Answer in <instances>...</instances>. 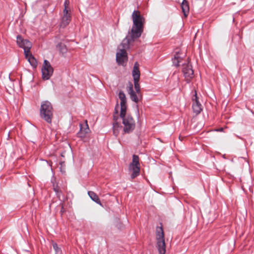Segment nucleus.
<instances>
[{
    "label": "nucleus",
    "instance_id": "obj_1",
    "mask_svg": "<svg viewBox=\"0 0 254 254\" xmlns=\"http://www.w3.org/2000/svg\"><path fill=\"white\" fill-rule=\"evenodd\" d=\"M133 25L130 31H129L127 37L134 41L140 37L143 31L144 19L138 10H134L132 13Z\"/></svg>",
    "mask_w": 254,
    "mask_h": 254
},
{
    "label": "nucleus",
    "instance_id": "obj_5",
    "mask_svg": "<svg viewBox=\"0 0 254 254\" xmlns=\"http://www.w3.org/2000/svg\"><path fill=\"white\" fill-rule=\"evenodd\" d=\"M124 125L123 131L124 133H129L134 129L135 123L133 118L129 115L121 118Z\"/></svg>",
    "mask_w": 254,
    "mask_h": 254
},
{
    "label": "nucleus",
    "instance_id": "obj_2",
    "mask_svg": "<svg viewBox=\"0 0 254 254\" xmlns=\"http://www.w3.org/2000/svg\"><path fill=\"white\" fill-rule=\"evenodd\" d=\"M134 41L126 37L118 47V52L116 54V61L120 65H123L127 60L126 50L129 48L130 45Z\"/></svg>",
    "mask_w": 254,
    "mask_h": 254
},
{
    "label": "nucleus",
    "instance_id": "obj_6",
    "mask_svg": "<svg viewBox=\"0 0 254 254\" xmlns=\"http://www.w3.org/2000/svg\"><path fill=\"white\" fill-rule=\"evenodd\" d=\"M129 170L131 172L130 177L133 179L139 176L140 173V164L139 157L136 155H133L132 162L129 165Z\"/></svg>",
    "mask_w": 254,
    "mask_h": 254
},
{
    "label": "nucleus",
    "instance_id": "obj_20",
    "mask_svg": "<svg viewBox=\"0 0 254 254\" xmlns=\"http://www.w3.org/2000/svg\"><path fill=\"white\" fill-rule=\"evenodd\" d=\"M119 98L121 100L120 104L127 103V99L125 94L123 91H120L119 93Z\"/></svg>",
    "mask_w": 254,
    "mask_h": 254
},
{
    "label": "nucleus",
    "instance_id": "obj_18",
    "mask_svg": "<svg viewBox=\"0 0 254 254\" xmlns=\"http://www.w3.org/2000/svg\"><path fill=\"white\" fill-rule=\"evenodd\" d=\"M88 194L90 198L96 203L102 205V203L98 197V196L94 191H88Z\"/></svg>",
    "mask_w": 254,
    "mask_h": 254
},
{
    "label": "nucleus",
    "instance_id": "obj_12",
    "mask_svg": "<svg viewBox=\"0 0 254 254\" xmlns=\"http://www.w3.org/2000/svg\"><path fill=\"white\" fill-rule=\"evenodd\" d=\"M127 91L130 96L131 100L137 103L139 100L142 99V95L140 94V96L133 91V85L130 83L129 85L127 87Z\"/></svg>",
    "mask_w": 254,
    "mask_h": 254
},
{
    "label": "nucleus",
    "instance_id": "obj_26",
    "mask_svg": "<svg viewBox=\"0 0 254 254\" xmlns=\"http://www.w3.org/2000/svg\"><path fill=\"white\" fill-rule=\"evenodd\" d=\"M218 130H219V131H222L223 130V128H220Z\"/></svg>",
    "mask_w": 254,
    "mask_h": 254
},
{
    "label": "nucleus",
    "instance_id": "obj_21",
    "mask_svg": "<svg viewBox=\"0 0 254 254\" xmlns=\"http://www.w3.org/2000/svg\"><path fill=\"white\" fill-rule=\"evenodd\" d=\"M173 65L176 67L179 65V63L181 62V58L177 54L174 56V58L172 59Z\"/></svg>",
    "mask_w": 254,
    "mask_h": 254
},
{
    "label": "nucleus",
    "instance_id": "obj_25",
    "mask_svg": "<svg viewBox=\"0 0 254 254\" xmlns=\"http://www.w3.org/2000/svg\"><path fill=\"white\" fill-rule=\"evenodd\" d=\"M58 190L59 189H57V188H54V190L56 192H58Z\"/></svg>",
    "mask_w": 254,
    "mask_h": 254
},
{
    "label": "nucleus",
    "instance_id": "obj_8",
    "mask_svg": "<svg viewBox=\"0 0 254 254\" xmlns=\"http://www.w3.org/2000/svg\"><path fill=\"white\" fill-rule=\"evenodd\" d=\"M119 109V106L118 104H117L115 107V112L113 115L114 123L113 126V133L116 136L118 135L120 130L122 128V126H121L119 122H118V120L119 119L118 115Z\"/></svg>",
    "mask_w": 254,
    "mask_h": 254
},
{
    "label": "nucleus",
    "instance_id": "obj_15",
    "mask_svg": "<svg viewBox=\"0 0 254 254\" xmlns=\"http://www.w3.org/2000/svg\"><path fill=\"white\" fill-rule=\"evenodd\" d=\"M139 65L138 63L137 62H135L132 71L133 81H139L140 73L139 69Z\"/></svg>",
    "mask_w": 254,
    "mask_h": 254
},
{
    "label": "nucleus",
    "instance_id": "obj_7",
    "mask_svg": "<svg viewBox=\"0 0 254 254\" xmlns=\"http://www.w3.org/2000/svg\"><path fill=\"white\" fill-rule=\"evenodd\" d=\"M41 70L42 78L44 80L50 79L54 71L53 68L51 66L50 62L47 60H44Z\"/></svg>",
    "mask_w": 254,
    "mask_h": 254
},
{
    "label": "nucleus",
    "instance_id": "obj_22",
    "mask_svg": "<svg viewBox=\"0 0 254 254\" xmlns=\"http://www.w3.org/2000/svg\"><path fill=\"white\" fill-rule=\"evenodd\" d=\"M57 47L59 48L60 52L63 54L66 53L67 49L64 44L60 43L58 45Z\"/></svg>",
    "mask_w": 254,
    "mask_h": 254
},
{
    "label": "nucleus",
    "instance_id": "obj_9",
    "mask_svg": "<svg viewBox=\"0 0 254 254\" xmlns=\"http://www.w3.org/2000/svg\"><path fill=\"white\" fill-rule=\"evenodd\" d=\"M64 9L63 11V16L62 18L61 22L60 23V27L64 28L70 22L71 20L70 13L67 10L68 1L65 0L64 3Z\"/></svg>",
    "mask_w": 254,
    "mask_h": 254
},
{
    "label": "nucleus",
    "instance_id": "obj_13",
    "mask_svg": "<svg viewBox=\"0 0 254 254\" xmlns=\"http://www.w3.org/2000/svg\"><path fill=\"white\" fill-rule=\"evenodd\" d=\"M192 109L194 113L196 114H199L202 111V106L201 104L198 101V99L197 96L196 91H195V94L192 97Z\"/></svg>",
    "mask_w": 254,
    "mask_h": 254
},
{
    "label": "nucleus",
    "instance_id": "obj_23",
    "mask_svg": "<svg viewBox=\"0 0 254 254\" xmlns=\"http://www.w3.org/2000/svg\"><path fill=\"white\" fill-rule=\"evenodd\" d=\"M52 246L55 251V254H62L61 248H59L57 243L52 242Z\"/></svg>",
    "mask_w": 254,
    "mask_h": 254
},
{
    "label": "nucleus",
    "instance_id": "obj_10",
    "mask_svg": "<svg viewBox=\"0 0 254 254\" xmlns=\"http://www.w3.org/2000/svg\"><path fill=\"white\" fill-rule=\"evenodd\" d=\"M16 42L19 47L24 49L25 56H27V54L30 53V50L32 47L31 43L27 40L23 39L20 35L17 36Z\"/></svg>",
    "mask_w": 254,
    "mask_h": 254
},
{
    "label": "nucleus",
    "instance_id": "obj_11",
    "mask_svg": "<svg viewBox=\"0 0 254 254\" xmlns=\"http://www.w3.org/2000/svg\"><path fill=\"white\" fill-rule=\"evenodd\" d=\"M182 72L184 73L186 80L188 82H189L190 79L193 77L194 74L192 66L190 64L189 62L182 65Z\"/></svg>",
    "mask_w": 254,
    "mask_h": 254
},
{
    "label": "nucleus",
    "instance_id": "obj_24",
    "mask_svg": "<svg viewBox=\"0 0 254 254\" xmlns=\"http://www.w3.org/2000/svg\"><path fill=\"white\" fill-rule=\"evenodd\" d=\"M134 88L136 91V92L139 96H140V94H141L140 92V85L139 84V81H134Z\"/></svg>",
    "mask_w": 254,
    "mask_h": 254
},
{
    "label": "nucleus",
    "instance_id": "obj_3",
    "mask_svg": "<svg viewBox=\"0 0 254 254\" xmlns=\"http://www.w3.org/2000/svg\"><path fill=\"white\" fill-rule=\"evenodd\" d=\"M54 109L52 104L48 101H44L41 103L40 109L41 118L47 123L51 124L53 118Z\"/></svg>",
    "mask_w": 254,
    "mask_h": 254
},
{
    "label": "nucleus",
    "instance_id": "obj_4",
    "mask_svg": "<svg viewBox=\"0 0 254 254\" xmlns=\"http://www.w3.org/2000/svg\"><path fill=\"white\" fill-rule=\"evenodd\" d=\"M156 238L157 246L159 254H165L166 245L164 239V234L162 226H157L156 229Z\"/></svg>",
    "mask_w": 254,
    "mask_h": 254
},
{
    "label": "nucleus",
    "instance_id": "obj_16",
    "mask_svg": "<svg viewBox=\"0 0 254 254\" xmlns=\"http://www.w3.org/2000/svg\"><path fill=\"white\" fill-rule=\"evenodd\" d=\"M181 8L185 17H187L190 11V7L188 1L186 0H183L181 3Z\"/></svg>",
    "mask_w": 254,
    "mask_h": 254
},
{
    "label": "nucleus",
    "instance_id": "obj_14",
    "mask_svg": "<svg viewBox=\"0 0 254 254\" xmlns=\"http://www.w3.org/2000/svg\"><path fill=\"white\" fill-rule=\"evenodd\" d=\"M80 130L78 132L77 135L78 137L83 139L86 137L87 134L89 132V128L87 121H86L85 124H80Z\"/></svg>",
    "mask_w": 254,
    "mask_h": 254
},
{
    "label": "nucleus",
    "instance_id": "obj_19",
    "mask_svg": "<svg viewBox=\"0 0 254 254\" xmlns=\"http://www.w3.org/2000/svg\"><path fill=\"white\" fill-rule=\"evenodd\" d=\"M121 105V112L120 114V117L123 118L124 117L127 116V115H126V112H127V103L124 104H120Z\"/></svg>",
    "mask_w": 254,
    "mask_h": 254
},
{
    "label": "nucleus",
    "instance_id": "obj_17",
    "mask_svg": "<svg viewBox=\"0 0 254 254\" xmlns=\"http://www.w3.org/2000/svg\"><path fill=\"white\" fill-rule=\"evenodd\" d=\"M26 58L28 60L30 64L33 67H36L37 66V62L35 58L30 53L27 54V56H25Z\"/></svg>",
    "mask_w": 254,
    "mask_h": 254
}]
</instances>
